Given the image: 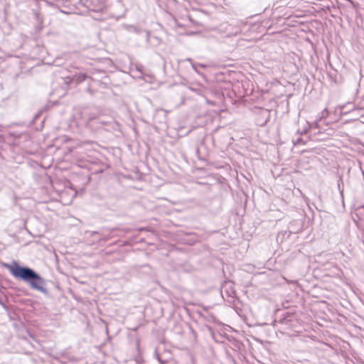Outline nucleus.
<instances>
[{
    "label": "nucleus",
    "instance_id": "obj_1",
    "mask_svg": "<svg viewBox=\"0 0 364 364\" xmlns=\"http://www.w3.org/2000/svg\"><path fill=\"white\" fill-rule=\"evenodd\" d=\"M3 266L8 269L11 275L16 279L28 283L31 289L38 290L46 296L49 295V291L46 288V279L34 269L27 266H21L15 260L11 264L4 263Z\"/></svg>",
    "mask_w": 364,
    "mask_h": 364
},
{
    "label": "nucleus",
    "instance_id": "obj_2",
    "mask_svg": "<svg viewBox=\"0 0 364 364\" xmlns=\"http://www.w3.org/2000/svg\"><path fill=\"white\" fill-rule=\"evenodd\" d=\"M105 118L103 115L90 117L86 124L87 128L93 132H100L102 130L111 132L116 129L117 124L114 119L109 118L107 120Z\"/></svg>",
    "mask_w": 364,
    "mask_h": 364
},
{
    "label": "nucleus",
    "instance_id": "obj_3",
    "mask_svg": "<svg viewBox=\"0 0 364 364\" xmlns=\"http://www.w3.org/2000/svg\"><path fill=\"white\" fill-rule=\"evenodd\" d=\"M303 223L301 220H293L288 225V237L291 234H296L302 230Z\"/></svg>",
    "mask_w": 364,
    "mask_h": 364
},
{
    "label": "nucleus",
    "instance_id": "obj_4",
    "mask_svg": "<svg viewBox=\"0 0 364 364\" xmlns=\"http://www.w3.org/2000/svg\"><path fill=\"white\" fill-rule=\"evenodd\" d=\"M294 317V313L286 311L284 314H283L282 315V317L278 321V322L279 323L288 325V324H290L293 321Z\"/></svg>",
    "mask_w": 364,
    "mask_h": 364
},
{
    "label": "nucleus",
    "instance_id": "obj_5",
    "mask_svg": "<svg viewBox=\"0 0 364 364\" xmlns=\"http://www.w3.org/2000/svg\"><path fill=\"white\" fill-rule=\"evenodd\" d=\"M87 77L88 76L85 73H77L72 77L71 81H75L76 84H79L85 80Z\"/></svg>",
    "mask_w": 364,
    "mask_h": 364
},
{
    "label": "nucleus",
    "instance_id": "obj_6",
    "mask_svg": "<svg viewBox=\"0 0 364 364\" xmlns=\"http://www.w3.org/2000/svg\"><path fill=\"white\" fill-rule=\"evenodd\" d=\"M328 76L331 80V81L336 84H338V83L341 82V77L339 76V77H338L336 71L333 73H328Z\"/></svg>",
    "mask_w": 364,
    "mask_h": 364
},
{
    "label": "nucleus",
    "instance_id": "obj_7",
    "mask_svg": "<svg viewBox=\"0 0 364 364\" xmlns=\"http://www.w3.org/2000/svg\"><path fill=\"white\" fill-rule=\"evenodd\" d=\"M208 139H210L213 142H214V137L212 136H208V135H205L203 138V140L201 141V146H204V144H205V141Z\"/></svg>",
    "mask_w": 364,
    "mask_h": 364
},
{
    "label": "nucleus",
    "instance_id": "obj_8",
    "mask_svg": "<svg viewBox=\"0 0 364 364\" xmlns=\"http://www.w3.org/2000/svg\"><path fill=\"white\" fill-rule=\"evenodd\" d=\"M262 114H263L264 116L267 117V118H266V119H265L264 122V123H262V124H261V125H262V126L264 125V124L267 122V121H268V119H269V111H268L267 109H264V110H263V111H262Z\"/></svg>",
    "mask_w": 364,
    "mask_h": 364
},
{
    "label": "nucleus",
    "instance_id": "obj_9",
    "mask_svg": "<svg viewBox=\"0 0 364 364\" xmlns=\"http://www.w3.org/2000/svg\"><path fill=\"white\" fill-rule=\"evenodd\" d=\"M295 145L296 144H305L306 141L301 137H298L297 139L294 142Z\"/></svg>",
    "mask_w": 364,
    "mask_h": 364
},
{
    "label": "nucleus",
    "instance_id": "obj_10",
    "mask_svg": "<svg viewBox=\"0 0 364 364\" xmlns=\"http://www.w3.org/2000/svg\"><path fill=\"white\" fill-rule=\"evenodd\" d=\"M328 114V109L326 108L324 109L322 112H321V118H326Z\"/></svg>",
    "mask_w": 364,
    "mask_h": 364
},
{
    "label": "nucleus",
    "instance_id": "obj_11",
    "mask_svg": "<svg viewBox=\"0 0 364 364\" xmlns=\"http://www.w3.org/2000/svg\"><path fill=\"white\" fill-rule=\"evenodd\" d=\"M0 305H1V306H3L4 309H6V308H7V307H6V304H4V302L3 301V300H2L1 298H0Z\"/></svg>",
    "mask_w": 364,
    "mask_h": 364
},
{
    "label": "nucleus",
    "instance_id": "obj_12",
    "mask_svg": "<svg viewBox=\"0 0 364 364\" xmlns=\"http://www.w3.org/2000/svg\"><path fill=\"white\" fill-rule=\"evenodd\" d=\"M156 358H157V360H158V361H159V359H160V360H163V359L161 358V356H160L159 353L157 351H156Z\"/></svg>",
    "mask_w": 364,
    "mask_h": 364
},
{
    "label": "nucleus",
    "instance_id": "obj_13",
    "mask_svg": "<svg viewBox=\"0 0 364 364\" xmlns=\"http://www.w3.org/2000/svg\"><path fill=\"white\" fill-rule=\"evenodd\" d=\"M191 90L197 92L198 94H200V90H198V89H196V88H193V87H191Z\"/></svg>",
    "mask_w": 364,
    "mask_h": 364
},
{
    "label": "nucleus",
    "instance_id": "obj_14",
    "mask_svg": "<svg viewBox=\"0 0 364 364\" xmlns=\"http://www.w3.org/2000/svg\"><path fill=\"white\" fill-rule=\"evenodd\" d=\"M197 66H198V65H197L196 64H195V63H193V64H192V67H193V68L194 69V70L198 73L199 72H198V70H197Z\"/></svg>",
    "mask_w": 364,
    "mask_h": 364
},
{
    "label": "nucleus",
    "instance_id": "obj_15",
    "mask_svg": "<svg viewBox=\"0 0 364 364\" xmlns=\"http://www.w3.org/2000/svg\"><path fill=\"white\" fill-rule=\"evenodd\" d=\"M148 228H141L139 229V232H141V231H148Z\"/></svg>",
    "mask_w": 364,
    "mask_h": 364
},
{
    "label": "nucleus",
    "instance_id": "obj_16",
    "mask_svg": "<svg viewBox=\"0 0 364 364\" xmlns=\"http://www.w3.org/2000/svg\"><path fill=\"white\" fill-rule=\"evenodd\" d=\"M167 362L166 360H160L159 359V363L160 364H165Z\"/></svg>",
    "mask_w": 364,
    "mask_h": 364
},
{
    "label": "nucleus",
    "instance_id": "obj_17",
    "mask_svg": "<svg viewBox=\"0 0 364 364\" xmlns=\"http://www.w3.org/2000/svg\"><path fill=\"white\" fill-rule=\"evenodd\" d=\"M135 364H144V362L136 360Z\"/></svg>",
    "mask_w": 364,
    "mask_h": 364
},
{
    "label": "nucleus",
    "instance_id": "obj_18",
    "mask_svg": "<svg viewBox=\"0 0 364 364\" xmlns=\"http://www.w3.org/2000/svg\"><path fill=\"white\" fill-rule=\"evenodd\" d=\"M197 65L200 67V68H205L206 67V65H205L203 64H200V63H198Z\"/></svg>",
    "mask_w": 364,
    "mask_h": 364
},
{
    "label": "nucleus",
    "instance_id": "obj_19",
    "mask_svg": "<svg viewBox=\"0 0 364 364\" xmlns=\"http://www.w3.org/2000/svg\"><path fill=\"white\" fill-rule=\"evenodd\" d=\"M196 153H197V154L199 156V154H200V148H198H198L196 149Z\"/></svg>",
    "mask_w": 364,
    "mask_h": 364
},
{
    "label": "nucleus",
    "instance_id": "obj_20",
    "mask_svg": "<svg viewBox=\"0 0 364 364\" xmlns=\"http://www.w3.org/2000/svg\"><path fill=\"white\" fill-rule=\"evenodd\" d=\"M99 240H107V238L101 237V238L99 239Z\"/></svg>",
    "mask_w": 364,
    "mask_h": 364
},
{
    "label": "nucleus",
    "instance_id": "obj_21",
    "mask_svg": "<svg viewBox=\"0 0 364 364\" xmlns=\"http://www.w3.org/2000/svg\"><path fill=\"white\" fill-rule=\"evenodd\" d=\"M94 234H100L99 232H93L92 235Z\"/></svg>",
    "mask_w": 364,
    "mask_h": 364
},
{
    "label": "nucleus",
    "instance_id": "obj_22",
    "mask_svg": "<svg viewBox=\"0 0 364 364\" xmlns=\"http://www.w3.org/2000/svg\"><path fill=\"white\" fill-rule=\"evenodd\" d=\"M186 60L191 61L192 60L191 58H187Z\"/></svg>",
    "mask_w": 364,
    "mask_h": 364
},
{
    "label": "nucleus",
    "instance_id": "obj_23",
    "mask_svg": "<svg viewBox=\"0 0 364 364\" xmlns=\"http://www.w3.org/2000/svg\"><path fill=\"white\" fill-rule=\"evenodd\" d=\"M165 353H168V354H170V353H171V352H170L169 350H168V351H165Z\"/></svg>",
    "mask_w": 364,
    "mask_h": 364
}]
</instances>
